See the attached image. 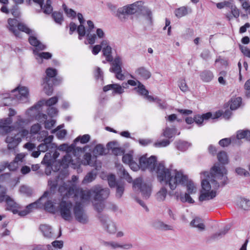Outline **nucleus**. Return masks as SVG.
Masks as SVG:
<instances>
[{
  "label": "nucleus",
  "mask_w": 250,
  "mask_h": 250,
  "mask_svg": "<svg viewBox=\"0 0 250 250\" xmlns=\"http://www.w3.org/2000/svg\"><path fill=\"white\" fill-rule=\"evenodd\" d=\"M227 170L225 167L216 164L211 169L210 173L204 171L201 173L202 189L199 200L200 202L208 201L216 196V190L220 187L227 184Z\"/></svg>",
  "instance_id": "nucleus-1"
},
{
  "label": "nucleus",
  "mask_w": 250,
  "mask_h": 250,
  "mask_svg": "<svg viewBox=\"0 0 250 250\" xmlns=\"http://www.w3.org/2000/svg\"><path fill=\"white\" fill-rule=\"evenodd\" d=\"M156 173L158 181L162 185H168L171 190H174L178 184L186 185L188 193H195L197 190L193 182L188 180V177L182 171L173 168L171 166L167 168L163 162L156 167Z\"/></svg>",
  "instance_id": "nucleus-2"
},
{
  "label": "nucleus",
  "mask_w": 250,
  "mask_h": 250,
  "mask_svg": "<svg viewBox=\"0 0 250 250\" xmlns=\"http://www.w3.org/2000/svg\"><path fill=\"white\" fill-rule=\"evenodd\" d=\"M11 95L14 97L10 95L9 93L2 95L1 98L4 105L9 106L12 104L13 100L22 103H26L29 100V91L28 88L25 86H19L12 90Z\"/></svg>",
  "instance_id": "nucleus-3"
},
{
  "label": "nucleus",
  "mask_w": 250,
  "mask_h": 250,
  "mask_svg": "<svg viewBox=\"0 0 250 250\" xmlns=\"http://www.w3.org/2000/svg\"><path fill=\"white\" fill-rule=\"evenodd\" d=\"M55 179L53 180L49 179L48 180V185L51 190H54L58 186L62 185L59 187V191L61 195L63 196L62 199L64 200L65 197H69L74 193V189L73 187H69L64 182L63 179L66 176V174H57L55 173Z\"/></svg>",
  "instance_id": "nucleus-4"
},
{
  "label": "nucleus",
  "mask_w": 250,
  "mask_h": 250,
  "mask_svg": "<svg viewBox=\"0 0 250 250\" xmlns=\"http://www.w3.org/2000/svg\"><path fill=\"white\" fill-rule=\"evenodd\" d=\"M73 207L71 201L62 199L59 204L58 211L63 219L70 222L73 219Z\"/></svg>",
  "instance_id": "nucleus-5"
},
{
  "label": "nucleus",
  "mask_w": 250,
  "mask_h": 250,
  "mask_svg": "<svg viewBox=\"0 0 250 250\" xmlns=\"http://www.w3.org/2000/svg\"><path fill=\"white\" fill-rule=\"evenodd\" d=\"M142 1L135 2L131 4H128L122 7L118 8L117 11L116 16L122 21L126 19V15H132L139 13Z\"/></svg>",
  "instance_id": "nucleus-6"
},
{
  "label": "nucleus",
  "mask_w": 250,
  "mask_h": 250,
  "mask_svg": "<svg viewBox=\"0 0 250 250\" xmlns=\"http://www.w3.org/2000/svg\"><path fill=\"white\" fill-rule=\"evenodd\" d=\"M134 190L139 191L144 199H147L151 193V186L149 183L144 182L142 178L136 179L133 183Z\"/></svg>",
  "instance_id": "nucleus-7"
},
{
  "label": "nucleus",
  "mask_w": 250,
  "mask_h": 250,
  "mask_svg": "<svg viewBox=\"0 0 250 250\" xmlns=\"http://www.w3.org/2000/svg\"><path fill=\"white\" fill-rule=\"evenodd\" d=\"M8 23L9 30L17 37H20V31L24 32L27 34L31 33V29H29L25 24L19 22L16 19H8Z\"/></svg>",
  "instance_id": "nucleus-8"
},
{
  "label": "nucleus",
  "mask_w": 250,
  "mask_h": 250,
  "mask_svg": "<svg viewBox=\"0 0 250 250\" xmlns=\"http://www.w3.org/2000/svg\"><path fill=\"white\" fill-rule=\"evenodd\" d=\"M58 101V98L56 96L51 97L47 100H41L28 109V114L30 116H34L36 113L39 112L40 108L44 104L47 106L50 107L57 103Z\"/></svg>",
  "instance_id": "nucleus-9"
},
{
  "label": "nucleus",
  "mask_w": 250,
  "mask_h": 250,
  "mask_svg": "<svg viewBox=\"0 0 250 250\" xmlns=\"http://www.w3.org/2000/svg\"><path fill=\"white\" fill-rule=\"evenodd\" d=\"M73 214L76 221L83 224L88 222V217L85 213L82 204L76 202L73 207Z\"/></svg>",
  "instance_id": "nucleus-10"
},
{
  "label": "nucleus",
  "mask_w": 250,
  "mask_h": 250,
  "mask_svg": "<svg viewBox=\"0 0 250 250\" xmlns=\"http://www.w3.org/2000/svg\"><path fill=\"white\" fill-rule=\"evenodd\" d=\"M157 158L154 156L147 158L146 155L142 156L139 159L140 168L145 170L148 169L150 171H153L156 167Z\"/></svg>",
  "instance_id": "nucleus-11"
},
{
  "label": "nucleus",
  "mask_w": 250,
  "mask_h": 250,
  "mask_svg": "<svg viewBox=\"0 0 250 250\" xmlns=\"http://www.w3.org/2000/svg\"><path fill=\"white\" fill-rule=\"evenodd\" d=\"M92 192L95 202L102 201L106 199L109 195V189L108 188H103L99 185L92 188Z\"/></svg>",
  "instance_id": "nucleus-12"
},
{
  "label": "nucleus",
  "mask_w": 250,
  "mask_h": 250,
  "mask_svg": "<svg viewBox=\"0 0 250 250\" xmlns=\"http://www.w3.org/2000/svg\"><path fill=\"white\" fill-rule=\"evenodd\" d=\"M5 201L7 204V209L11 210L14 214L17 213L19 205L16 203L10 197L7 195L6 193L1 194L0 195V203Z\"/></svg>",
  "instance_id": "nucleus-13"
},
{
  "label": "nucleus",
  "mask_w": 250,
  "mask_h": 250,
  "mask_svg": "<svg viewBox=\"0 0 250 250\" xmlns=\"http://www.w3.org/2000/svg\"><path fill=\"white\" fill-rule=\"evenodd\" d=\"M29 35L28 39L30 44L35 47L33 50V53L34 55L38 54V51L43 50L45 49L46 46L42 43L37 39L34 36V31L31 30V33L28 34Z\"/></svg>",
  "instance_id": "nucleus-14"
},
{
  "label": "nucleus",
  "mask_w": 250,
  "mask_h": 250,
  "mask_svg": "<svg viewBox=\"0 0 250 250\" xmlns=\"http://www.w3.org/2000/svg\"><path fill=\"white\" fill-rule=\"evenodd\" d=\"M99 217L104 229H106L107 231L110 233H114L116 232V227L113 222L108 221L107 217L102 214H100Z\"/></svg>",
  "instance_id": "nucleus-15"
},
{
  "label": "nucleus",
  "mask_w": 250,
  "mask_h": 250,
  "mask_svg": "<svg viewBox=\"0 0 250 250\" xmlns=\"http://www.w3.org/2000/svg\"><path fill=\"white\" fill-rule=\"evenodd\" d=\"M5 142L7 144V147L9 150L14 149L21 142V138L16 134H9L6 139Z\"/></svg>",
  "instance_id": "nucleus-16"
},
{
  "label": "nucleus",
  "mask_w": 250,
  "mask_h": 250,
  "mask_svg": "<svg viewBox=\"0 0 250 250\" xmlns=\"http://www.w3.org/2000/svg\"><path fill=\"white\" fill-rule=\"evenodd\" d=\"M32 2L39 4L41 8L42 9L43 13L46 14L51 13L53 11V8L51 5V0H46V3L43 6V0H26V2L29 4H30Z\"/></svg>",
  "instance_id": "nucleus-17"
},
{
  "label": "nucleus",
  "mask_w": 250,
  "mask_h": 250,
  "mask_svg": "<svg viewBox=\"0 0 250 250\" xmlns=\"http://www.w3.org/2000/svg\"><path fill=\"white\" fill-rule=\"evenodd\" d=\"M87 146H85L83 148H81L77 147L76 149L75 148V146L73 145H71V146H68L67 144H63L60 145L58 147V149L60 151H65L66 153H73L74 155H76V151L77 150L78 152L80 151L81 152H84L87 148Z\"/></svg>",
  "instance_id": "nucleus-18"
},
{
  "label": "nucleus",
  "mask_w": 250,
  "mask_h": 250,
  "mask_svg": "<svg viewBox=\"0 0 250 250\" xmlns=\"http://www.w3.org/2000/svg\"><path fill=\"white\" fill-rule=\"evenodd\" d=\"M103 244L108 248H110L112 249H116L118 248H121L124 250H128L132 248V245L130 243H127L124 245L120 244L115 241H104Z\"/></svg>",
  "instance_id": "nucleus-19"
},
{
  "label": "nucleus",
  "mask_w": 250,
  "mask_h": 250,
  "mask_svg": "<svg viewBox=\"0 0 250 250\" xmlns=\"http://www.w3.org/2000/svg\"><path fill=\"white\" fill-rule=\"evenodd\" d=\"M57 164L58 165V168H55L56 170H59L61 167H62L63 168H66L70 164L75 165L70 153H66L63 157L62 161L58 162Z\"/></svg>",
  "instance_id": "nucleus-20"
},
{
  "label": "nucleus",
  "mask_w": 250,
  "mask_h": 250,
  "mask_svg": "<svg viewBox=\"0 0 250 250\" xmlns=\"http://www.w3.org/2000/svg\"><path fill=\"white\" fill-rule=\"evenodd\" d=\"M75 196H80L83 202L89 201L91 197L93 198L92 188L90 190H78L75 193Z\"/></svg>",
  "instance_id": "nucleus-21"
},
{
  "label": "nucleus",
  "mask_w": 250,
  "mask_h": 250,
  "mask_svg": "<svg viewBox=\"0 0 250 250\" xmlns=\"http://www.w3.org/2000/svg\"><path fill=\"white\" fill-rule=\"evenodd\" d=\"M49 82L50 81L48 78H44L43 80V91L48 95H51L53 92V84H57L59 83H57V79H53L52 83Z\"/></svg>",
  "instance_id": "nucleus-22"
},
{
  "label": "nucleus",
  "mask_w": 250,
  "mask_h": 250,
  "mask_svg": "<svg viewBox=\"0 0 250 250\" xmlns=\"http://www.w3.org/2000/svg\"><path fill=\"white\" fill-rule=\"evenodd\" d=\"M49 194V191H45L43 194L39 198V200L27 206V208H28V209L31 210V211L32 209L34 208H42V204L41 202L45 200V198Z\"/></svg>",
  "instance_id": "nucleus-23"
},
{
  "label": "nucleus",
  "mask_w": 250,
  "mask_h": 250,
  "mask_svg": "<svg viewBox=\"0 0 250 250\" xmlns=\"http://www.w3.org/2000/svg\"><path fill=\"white\" fill-rule=\"evenodd\" d=\"M40 230L44 237L48 239L54 238V232L50 226L46 224L41 225Z\"/></svg>",
  "instance_id": "nucleus-24"
},
{
  "label": "nucleus",
  "mask_w": 250,
  "mask_h": 250,
  "mask_svg": "<svg viewBox=\"0 0 250 250\" xmlns=\"http://www.w3.org/2000/svg\"><path fill=\"white\" fill-rule=\"evenodd\" d=\"M12 120L11 118L8 117L0 120V129L5 133H8L12 131V126H10Z\"/></svg>",
  "instance_id": "nucleus-25"
},
{
  "label": "nucleus",
  "mask_w": 250,
  "mask_h": 250,
  "mask_svg": "<svg viewBox=\"0 0 250 250\" xmlns=\"http://www.w3.org/2000/svg\"><path fill=\"white\" fill-rule=\"evenodd\" d=\"M229 228L228 226L225 227L222 230L219 232H216L212 234L207 238V242L211 243L213 241L217 240L224 236L229 230Z\"/></svg>",
  "instance_id": "nucleus-26"
},
{
  "label": "nucleus",
  "mask_w": 250,
  "mask_h": 250,
  "mask_svg": "<svg viewBox=\"0 0 250 250\" xmlns=\"http://www.w3.org/2000/svg\"><path fill=\"white\" fill-rule=\"evenodd\" d=\"M49 194L47 196L45 200L41 202L42 204V208L49 212L54 213L57 209L54 203L51 200H48Z\"/></svg>",
  "instance_id": "nucleus-27"
},
{
  "label": "nucleus",
  "mask_w": 250,
  "mask_h": 250,
  "mask_svg": "<svg viewBox=\"0 0 250 250\" xmlns=\"http://www.w3.org/2000/svg\"><path fill=\"white\" fill-rule=\"evenodd\" d=\"M87 23L88 25V28L87 29V39L90 44H93L96 42V35L90 33L91 30L94 28V24L91 21H88Z\"/></svg>",
  "instance_id": "nucleus-28"
},
{
  "label": "nucleus",
  "mask_w": 250,
  "mask_h": 250,
  "mask_svg": "<svg viewBox=\"0 0 250 250\" xmlns=\"http://www.w3.org/2000/svg\"><path fill=\"white\" fill-rule=\"evenodd\" d=\"M122 64V59L121 57L117 56L113 61L109 71L113 73L121 71Z\"/></svg>",
  "instance_id": "nucleus-29"
},
{
  "label": "nucleus",
  "mask_w": 250,
  "mask_h": 250,
  "mask_svg": "<svg viewBox=\"0 0 250 250\" xmlns=\"http://www.w3.org/2000/svg\"><path fill=\"white\" fill-rule=\"evenodd\" d=\"M117 173L121 178L125 179L128 183L132 182V179L128 173L125 170L122 165H119L117 167Z\"/></svg>",
  "instance_id": "nucleus-30"
},
{
  "label": "nucleus",
  "mask_w": 250,
  "mask_h": 250,
  "mask_svg": "<svg viewBox=\"0 0 250 250\" xmlns=\"http://www.w3.org/2000/svg\"><path fill=\"white\" fill-rule=\"evenodd\" d=\"M152 226L156 229L161 230H172L173 227L159 220H156L152 223Z\"/></svg>",
  "instance_id": "nucleus-31"
},
{
  "label": "nucleus",
  "mask_w": 250,
  "mask_h": 250,
  "mask_svg": "<svg viewBox=\"0 0 250 250\" xmlns=\"http://www.w3.org/2000/svg\"><path fill=\"white\" fill-rule=\"evenodd\" d=\"M28 124V121L27 119H23L21 116L17 117V121L14 124L12 128H15L16 129L20 130L21 129L24 128V127Z\"/></svg>",
  "instance_id": "nucleus-32"
},
{
  "label": "nucleus",
  "mask_w": 250,
  "mask_h": 250,
  "mask_svg": "<svg viewBox=\"0 0 250 250\" xmlns=\"http://www.w3.org/2000/svg\"><path fill=\"white\" fill-rule=\"evenodd\" d=\"M200 77L204 82L208 83L213 79L214 75L211 71L205 70L201 72Z\"/></svg>",
  "instance_id": "nucleus-33"
},
{
  "label": "nucleus",
  "mask_w": 250,
  "mask_h": 250,
  "mask_svg": "<svg viewBox=\"0 0 250 250\" xmlns=\"http://www.w3.org/2000/svg\"><path fill=\"white\" fill-rule=\"evenodd\" d=\"M190 225L194 228H196L200 231H203L205 229V225L203 221L199 217H195L190 222Z\"/></svg>",
  "instance_id": "nucleus-34"
},
{
  "label": "nucleus",
  "mask_w": 250,
  "mask_h": 250,
  "mask_svg": "<svg viewBox=\"0 0 250 250\" xmlns=\"http://www.w3.org/2000/svg\"><path fill=\"white\" fill-rule=\"evenodd\" d=\"M136 74L142 79L147 80L151 76V73L144 67H140L136 71Z\"/></svg>",
  "instance_id": "nucleus-35"
},
{
  "label": "nucleus",
  "mask_w": 250,
  "mask_h": 250,
  "mask_svg": "<svg viewBox=\"0 0 250 250\" xmlns=\"http://www.w3.org/2000/svg\"><path fill=\"white\" fill-rule=\"evenodd\" d=\"M176 148L181 151H185L187 150L190 146V144L184 141L179 140L175 142Z\"/></svg>",
  "instance_id": "nucleus-36"
},
{
  "label": "nucleus",
  "mask_w": 250,
  "mask_h": 250,
  "mask_svg": "<svg viewBox=\"0 0 250 250\" xmlns=\"http://www.w3.org/2000/svg\"><path fill=\"white\" fill-rule=\"evenodd\" d=\"M42 163L45 164L46 166H51L54 163H57V162L54 161L53 157L50 152H47L45 154ZM53 167H55V166L53 165Z\"/></svg>",
  "instance_id": "nucleus-37"
},
{
  "label": "nucleus",
  "mask_w": 250,
  "mask_h": 250,
  "mask_svg": "<svg viewBox=\"0 0 250 250\" xmlns=\"http://www.w3.org/2000/svg\"><path fill=\"white\" fill-rule=\"evenodd\" d=\"M115 142H111L107 144V146L108 149H112V152L114 155L116 156L122 155L123 153V150L120 147H115Z\"/></svg>",
  "instance_id": "nucleus-38"
},
{
  "label": "nucleus",
  "mask_w": 250,
  "mask_h": 250,
  "mask_svg": "<svg viewBox=\"0 0 250 250\" xmlns=\"http://www.w3.org/2000/svg\"><path fill=\"white\" fill-rule=\"evenodd\" d=\"M140 8H139V12L144 16L146 19L151 21L152 19V13L151 11L147 7L143 6V3L141 4Z\"/></svg>",
  "instance_id": "nucleus-39"
},
{
  "label": "nucleus",
  "mask_w": 250,
  "mask_h": 250,
  "mask_svg": "<svg viewBox=\"0 0 250 250\" xmlns=\"http://www.w3.org/2000/svg\"><path fill=\"white\" fill-rule=\"evenodd\" d=\"M188 14V8L186 6H182L176 8L174 11V14L178 18H182Z\"/></svg>",
  "instance_id": "nucleus-40"
},
{
  "label": "nucleus",
  "mask_w": 250,
  "mask_h": 250,
  "mask_svg": "<svg viewBox=\"0 0 250 250\" xmlns=\"http://www.w3.org/2000/svg\"><path fill=\"white\" fill-rule=\"evenodd\" d=\"M29 250H53L51 245H32L29 247Z\"/></svg>",
  "instance_id": "nucleus-41"
},
{
  "label": "nucleus",
  "mask_w": 250,
  "mask_h": 250,
  "mask_svg": "<svg viewBox=\"0 0 250 250\" xmlns=\"http://www.w3.org/2000/svg\"><path fill=\"white\" fill-rule=\"evenodd\" d=\"M176 133V128L175 127L169 128L166 127L163 130V135L166 138L170 139L174 136Z\"/></svg>",
  "instance_id": "nucleus-42"
},
{
  "label": "nucleus",
  "mask_w": 250,
  "mask_h": 250,
  "mask_svg": "<svg viewBox=\"0 0 250 250\" xmlns=\"http://www.w3.org/2000/svg\"><path fill=\"white\" fill-rule=\"evenodd\" d=\"M231 11V14L233 15L234 18L237 19L240 15V10L236 6L234 1L231 0L229 7Z\"/></svg>",
  "instance_id": "nucleus-43"
},
{
  "label": "nucleus",
  "mask_w": 250,
  "mask_h": 250,
  "mask_svg": "<svg viewBox=\"0 0 250 250\" xmlns=\"http://www.w3.org/2000/svg\"><path fill=\"white\" fill-rule=\"evenodd\" d=\"M235 137L232 136L229 138H224L221 139L219 142V144L222 147H226L228 146L230 143L235 145L234 141L236 140Z\"/></svg>",
  "instance_id": "nucleus-44"
},
{
  "label": "nucleus",
  "mask_w": 250,
  "mask_h": 250,
  "mask_svg": "<svg viewBox=\"0 0 250 250\" xmlns=\"http://www.w3.org/2000/svg\"><path fill=\"white\" fill-rule=\"evenodd\" d=\"M190 193H185L184 194L181 193L179 195V199L182 203H188L189 204H193L194 201L190 196Z\"/></svg>",
  "instance_id": "nucleus-45"
},
{
  "label": "nucleus",
  "mask_w": 250,
  "mask_h": 250,
  "mask_svg": "<svg viewBox=\"0 0 250 250\" xmlns=\"http://www.w3.org/2000/svg\"><path fill=\"white\" fill-rule=\"evenodd\" d=\"M242 103V98L240 97L232 99L230 104L231 110H235L238 108Z\"/></svg>",
  "instance_id": "nucleus-46"
},
{
  "label": "nucleus",
  "mask_w": 250,
  "mask_h": 250,
  "mask_svg": "<svg viewBox=\"0 0 250 250\" xmlns=\"http://www.w3.org/2000/svg\"><path fill=\"white\" fill-rule=\"evenodd\" d=\"M116 187V196L118 198H120L122 196L125 190V184L124 183L118 182Z\"/></svg>",
  "instance_id": "nucleus-47"
},
{
  "label": "nucleus",
  "mask_w": 250,
  "mask_h": 250,
  "mask_svg": "<svg viewBox=\"0 0 250 250\" xmlns=\"http://www.w3.org/2000/svg\"><path fill=\"white\" fill-rule=\"evenodd\" d=\"M134 90L141 95L146 96L148 94V91L146 89L145 85L140 81H138V86L135 87Z\"/></svg>",
  "instance_id": "nucleus-48"
},
{
  "label": "nucleus",
  "mask_w": 250,
  "mask_h": 250,
  "mask_svg": "<svg viewBox=\"0 0 250 250\" xmlns=\"http://www.w3.org/2000/svg\"><path fill=\"white\" fill-rule=\"evenodd\" d=\"M217 159L222 164H228L229 162L227 154L224 151H220L217 154Z\"/></svg>",
  "instance_id": "nucleus-49"
},
{
  "label": "nucleus",
  "mask_w": 250,
  "mask_h": 250,
  "mask_svg": "<svg viewBox=\"0 0 250 250\" xmlns=\"http://www.w3.org/2000/svg\"><path fill=\"white\" fill-rule=\"evenodd\" d=\"M52 17L56 23L61 24L63 21L62 14L60 12H54L52 14Z\"/></svg>",
  "instance_id": "nucleus-50"
},
{
  "label": "nucleus",
  "mask_w": 250,
  "mask_h": 250,
  "mask_svg": "<svg viewBox=\"0 0 250 250\" xmlns=\"http://www.w3.org/2000/svg\"><path fill=\"white\" fill-rule=\"evenodd\" d=\"M167 194V189L163 187L157 193L156 199L159 201H163L165 200Z\"/></svg>",
  "instance_id": "nucleus-51"
},
{
  "label": "nucleus",
  "mask_w": 250,
  "mask_h": 250,
  "mask_svg": "<svg viewBox=\"0 0 250 250\" xmlns=\"http://www.w3.org/2000/svg\"><path fill=\"white\" fill-rule=\"evenodd\" d=\"M103 52L107 61L112 62L113 61V58L111 55V47L110 46L104 47L103 48Z\"/></svg>",
  "instance_id": "nucleus-52"
},
{
  "label": "nucleus",
  "mask_w": 250,
  "mask_h": 250,
  "mask_svg": "<svg viewBox=\"0 0 250 250\" xmlns=\"http://www.w3.org/2000/svg\"><path fill=\"white\" fill-rule=\"evenodd\" d=\"M238 205L240 208L244 210H249L250 209V201L247 199H240Z\"/></svg>",
  "instance_id": "nucleus-53"
},
{
  "label": "nucleus",
  "mask_w": 250,
  "mask_h": 250,
  "mask_svg": "<svg viewBox=\"0 0 250 250\" xmlns=\"http://www.w3.org/2000/svg\"><path fill=\"white\" fill-rule=\"evenodd\" d=\"M178 85L180 90L183 92H186L189 91V87L185 79H180L178 81Z\"/></svg>",
  "instance_id": "nucleus-54"
},
{
  "label": "nucleus",
  "mask_w": 250,
  "mask_h": 250,
  "mask_svg": "<svg viewBox=\"0 0 250 250\" xmlns=\"http://www.w3.org/2000/svg\"><path fill=\"white\" fill-rule=\"evenodd\" d=\"M222 115V112L220 111L216 112L214 114H212L210 112H208L206 114L202 115L204 120H208L210 118L212 119H217L220 117Z\"/></svg>",
  "instance_id": "nucleus-55"
},
{
  "label": "nucleus",
  "mask_w": 250,
  "mask_h": 250,
  "mask_svg": "<svg viewBox=\"0 0 250 250\" xmlns=\"http://www.w3.org/2000/svg\"><path fill=\"white\" fill-rule=\"evenodd\" d=\"M39 51H38V54H36L35 55L37 56L36 59L40 63L42 62V59H50L52 57V54L49 52L39 53Z\"/></svg>",
  "instance_id": "nucleus-56"
},
{
  "label": "nucleus",
  "mask_w": 250,
  "mask_h": 250,
  "mask_svg": "<svg viewBox=\"0 0 250 250\" xmlns=\"http://www.w3.org/2000/svg\"><path fill=\"white\" fill-rule=\"evenodd\" d=\"M96 177V174L93 172H88L84 177L83 180V184H87L92 182L95 179Z\"/></svg>",
  "instance_id": "nucleus-57"
},
{
  "label": "nucleus",
  "mask_w": 250,
  "mask_h": 250,
  "mask_svg": "<svg viewBox=\"0 0 250 250\" xmlns=\"http://www.w3.org/2000/svg\"><path fill=\"white\" fill-rule=\"evenodd\" d=\"M246 130H239L237 132V135L235 137L236 140L234 141L235 145H239L240 144L239 140L242 139H246Z\"/></svg>",
  "instance_id": "nucleus-58"
},
{
  "label": "nucleus",
  "mask_w": 250,
  "mask_h": 250,
  "mask_svg": "<svg viewBox=\"0 0 250 250\" xmlns=\"http://www.w3.org/2000/svg\"><path fill=\"white\" fill-rule=\"evenodd\" d=\"M77 32L79 34V39L82 40V38L84 37L85 35L87 36V30H85L84 26L83 24H80L77 27Z\"/></svg>",
  "instance_id": "nucleus-59"
},
{
  "label": "nucleus",
  "mask_w": 250,
  "mask_h": 250,
  "mask_svg": "<svg viewBox=\"0 0 250 250\" xmlns=\"http://www.w3.org/2000/svg\"><path fill=\"white\" fill-rule=\"evenodd\" d=\"M90 136L88 134H85L83 136H79L75 139V142L80 141L82 144H85L89 141Z\"/></svg>",
  "instance_id": "nucleus-60"
},
{
  "label": "nucleus",
  "mask_w": 250,
  "mask_h": 250,
  "mask_svg": "<svg viewBox=\"0 0 250 250\" xmlns=\"http://www.w3.org/2000/svg\"><path fill=\"white\" fill-rule=\"evenodd\" d=\"M104 147L101 144H98L95 146L93 150L94 154L96 155H102L104 153Z\"/></svg>",
  "instance_id": "nucleus-61"
},
{
  "label": "nucleus",
  "mask_w": 250,
  "mask_h": 250,
  "mask_svg": "<svg viewBox=\"0 0 250 250\" xmlns=\"http://www.w3.org/2000/svg\"><path fill=\"white\" fill-rule=\"evenodd\" d=\"M63 10L67 15V16L69 18H74L76 16V12L71 8H67L65 5H63Z\"/></svg>",
  "instance_id": "nucleus-62"
},
{
  "label": "nucleus",
  "mask_w": 250,
  "mask_h": 250,
  "mask_svg": "<svg viewBox=\"0 0 250 250\" xmlns=\"http://www.w3.org/2000/svg\"><path fill=\"white\" fill-rule=\"evenodd\" d=\"M46 74L47 77L50 80V78L55 77L57 74V70L52 68L49 67L46 70Z\"/></svg>",
  "instance_id": "nucleus-63"
},
{
  "label": "nucleus",
  "mask_w": 250,
  "mask_h": 250,
  "mask_svg": "<svg viewBox=\"0 0 250 250\" xmlns=\"http://www.w3.org/2000/svg\"><path fill=\"white\" fill-rule=\"evenodd\" d=\"M41 128V125L39 124H35L31 126L30 133L31 135L37 134L40 132Z\"/></svg>",
  "instance_id": "nucleus-64"
}]
</instances>
